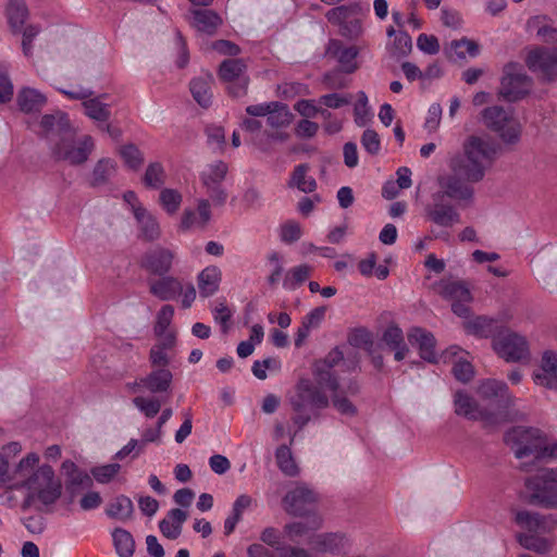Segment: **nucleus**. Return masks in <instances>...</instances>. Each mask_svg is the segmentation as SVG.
<instances>
[{
    "mask_svg": "<svg viewBox=\"0 0 557 557\" xmlns=\"http://www.w3.org/2000/svg\"><path fill=\"white\" fill-rule=\"evenodd\" d=\"M28 14L25 0H8L5 15L13 33L22 32Z\"/></svg>",
    "mask_w": 557,
    "mask_h": 557,
    "instance_id": "obj_32",
    "label": "nucleus"
},
{
    "mask_svg": "<svg viewBox=\"0 0 557 557\" xmlns=\"http://www.w3.org/2000/svg\"><path fill=\"white\" fill-rule=\"evenodd\" d=\"M317 494L305 484H299L285 495L283 506L287 513L306 516L312 511Z\"/></svg>",
    "mask_w": 557,
    "mask_h": 557,
    "instance_id": "obj_14",
    "label": "nucleus"
},
{
    "mask_svg": "<svg viewBox=\"0 0 557 557\" xmlns=\"http://www.w3.org/2000/svg\"><path fill=\"white\" fill-rule=\"evenodd\" d=\"M14 95V86L9 76V65L0 61V103H8Z\"/></svg>",
    "mask_w": 557,
    "mask_h": 557,
    "instance_id": "obj_48",
    "label": "nucleus"
},
{
    "mask_svg": "<svg viewBox=\"0 0 557 557\" xmlns=\"http://www.w3.org/2000/svg\"><path fill=\"white\" fill-rule=\"evenodd\" d=\"M134 216L138 223L140 238L153 242L160 237L161 231L159 223L146 209H137Z\"/></svg>",
    "mask_w": 557,
    "mask_h": 557,
    "instance_id": "obj_33",
    "label": "nucleus"
},
{
    "mask_svg": "<svg viewBox=\"0 0 557 557\" xmlns=\"http://www.w3.org/2000/svg\"><path fill=\"white\" fill-rule=\"evenodd\" d=\"M507 443L518 459L532 457L531 462H522L520 469L531 472L541 461L557 458V441L548 442L545 434L535 428L517 426L506 435Z\"/></svg>",
    "mask_w": 557,
    "mask_h": 557,
    "instance_id": "obj_3",
    "label": "nucleus"
},
{
    "mask_svg": "<svg viewBox=\"0 0 557 557\" xmlns=\"http://www.w3.org/2000/svg\"><path fill=\"white\" fill-rule=\"evenodd\" d=\"M301 236L302 228L300 224L294 220H289L281 226V239L286 244L295 243Z\"/></svg>",
    "mask_w": 557,
    "mask_h": 557,
    "instance_id": "obj_59",
    "label": "nucleus"
},
{
    "mask_svg": "<svg viewBox=\"0 0 557 557\" xmlns=\"http://www.w3.org/2000/svg\"><path fill=\"white\" fill-rule=\"evenodd\" d=\"M272 107L267 115V123L273 128H280L290 123V113L286 104L272 101Z\"/></svg>",
    "mask_w": 557,
    "mask_h": 557,
    "instance_id": "obj_40",
    "label": "nucleus"
},
{
    "mask_svg": "<svg viewBox=\"0 0 557 557\" xmlns=\"http://www.w3.org/2000/svg\"><path fill=\"white\" fill-rule=\"evenodd\" d=\"M190 25L200 33L213 35L222 25V17L213 10L194 9L190 10Z\"/></svg>",
    "mask_w": 557,
    "mask_h": 557,
    "instance_id": "obj_24",
    "label": "nucleus"
},
{
    "mask_svg": "<svg viewBox=\"0 0 557 557\" xmlns=\"http://www.w3.org/2000/svg\"><path fill=\"white\" fill-rule=\"evenodd\" d=\"M39 127L40 134L45 136L50 144L72 128L67 114L61 111L44 115L40 120Z\"/></svg>",
    "mask_w": 557,
    "mask_h": 557,
    "instance_id": "obj_19",
    "label": "nucleus"
},
{
    "mask_svg": "<svg viewBox=\"0 0 557 557\" xmlns=\"http://www.w3.org/2000/svg\"><path fill=\"white\" fill-rule=\"evenodd\" d=\"M533 380L540 386L557 389V354H543L541 364L533 373Z\"/></svg>",
    "mask_w": 557,
    "mask_h": 557,
    "instance_id": "obj_18",
    "label": "nucleus"
},
{
    "mask_svg": "<svg viewBox=\"0 0 557 557\" xmlns=\"http://www.w3.org/2000/svg\"><path fill=\"white\" fill-rule=\"evenodd\" d=\"M311 268L308 264H300L292 268L283 280V287L294 290L300 286L310 275Z\"/></svg>",
    "mask_w": 557,
    "mask_h": 557,
    "instance_id": "obj_41",
    "label": "nucleus"
},
{
    "mask_svg": "<svg viewBox=\"0 0 557 557\" xmlns=\"http://www.w3.org/2000/svg\"><path fill=\"white\" fill-rule=\"evenodd\" d=\"M524 485L530 492L531 504L557 509V467L543 469L539 474L527 478Z\"/></svg>",
    "mask_w": 557,
    "mask_h": 557,
    "instance_id": "obj_6",
    "label": "nucleus"
},
{
    "mask_svg": "<svg viewBox=\"0 0 557 557\" xmlns=\"http://www.w3.org/2000/svg\"><path fill=\"white\" fill-rule=\"evenodd\" d=\"M356 357L345 358L344 352L338 348H333L323 359L314 363V375L320 385H325L327 389H334L339 383L335 368L342 371H352L357 368Z\"/></svg>",
    "mask_w": 557,
    "mask_h": 557,
    "instance_id": "obj_7",
    "label": "nucleus"
},
{
    "mask_svg": "<svg viewBox=\"0 0 557 557\" xmlns=\"http://www.w3.org/2000/svg\"><path fill=\"white\" fill-rule=\"evenodd\" d=\"M116 171V163L109 158L100 159L94 168L91 185L100 186L106 184Z\"/></svg>",
    "mask_w": 557,
    "mask_h": 557,
    "instance_id": "obj_39",
    "label": "nucleus"
},
{
    "mask_svg": "<svg viewBox=\"0 0 557 557\" xmlns=\"http://www.w3.org/2000/svg\"><path fill=\"white\" fill-rule=\"evenodd\" d=\"M355 114V123L358 126H364L369 121V108H368V97L364 91L358 92V101L354 108Z\"/></svg>",
    "mask_w": 557,
    "mask_h": 557,
    "instance_id": "obj_56",
    "label": "nucleus"
},
{
    "mask_svg": "<svg viewBox=\"0 0 557 557\" xmlns=\"http://www.w3.org/2000/svg\"><path fill=\"white\" fill-rule=\"evenodd\" d=\"M112 539L115 552L120 557H133L135 541L128 531L117 528L112 532Z\"/></svg>",
    "mask_w": 557,
    "mask_h": 557,
    "instance_id": "obj_38",
    "label": "nucleus"
},
{
    "mask_svg": "<svg viewBox=\"0 0 557 557\" xmlns=\"http://www.w3.org/2000/svg\"><path fill=\"white\" fill-rule=\"evenodd\" d=\"M497 355L507 362H524L530 359V348L527 338L518 333L506 331L493 341Z\"/></svg>",
    "mask_w": 557,
    "mask_h": 557,
    "instance_id": "obj_12",
    "label": "nucleus"
},
{
    "mask_svg": "<svg viewBox=\"0 0 557 557\" xmlns=\"http://www.w3.org/2000/svg\"><path fill=\"white\" fill-rule=\"evenodd\" d=\"M382 343L394 352L396 361L404 360L409 354V347L405 342L403 330L396 324H389L382 334Z\"/></svg>",
    "mask_w": 557,
    "mask_h": 557,
    "instance_id": "obj_23",
    "label": "nucleus"
},
{
    "mask_svg": "<svg viewBox=\"0 0 557 557\" xmlns=\"http://www.w3.org/2000/svg\"><path fill=\"white\" fill-rule=\"evenodd\" d=\"M327 52L336 58L344 73L350 74L358 69L356 59L359 54V50L356 46L345 47L338 40H332L329 45Z\"/></svg>",
    "mask_w": 557,
    "mask_h": 557,
    "instance_id": "obj_25",
    "label": "nucleus"
},
{
    "mask_svg": "<svg viewBox=\"0 0 557 557\" xmlns=\"http://www.w3.org/2000/svg\"><path fill=\"white\" fill-rule=\"evenodd\" d=\"M106 512L111 518L125 521L132 517L134 505L129 497L120 495L110 502Z\"/></svg>",
    "mask_w": 557,
    "mask_h": 557,
    "instance_id": "obj_36",
    "label": "nucleus"
},
{
    "mask_svg": "<svg viewBox=\"0 0 557 557\" xmlns=\"http://www.w3.org/2000/svg\"><path fill=\"white\" fill-rule=\"evenodd\" d=\"M319 382H312L309 379H300L296 385L295 394L289 397V404L294 411L320 410L327 408L330 399L324 393Z\"/></svg>",
    "mask_w": 557,
    "mask_h": 557,
    "instance_id": "obj_9",
    "label": "nucleus"
},
{
    "mask_svg": "<svg viewBox=\"0 0 557 557\" xmlns=\"http://www.w3.org/2000/svg\"><path fill=\"white\" fill-rule=\"evenodd\" d=\"M213 76L207 73L203 76L190 81L189 89L195 101L202 108H208L212 102L211 85Z\"/></svg>",
    "mask_w": 557,
    "mask_h": 557,
    "instance_id": "obj_31",
    "label": "nucleus"
},
{
    "mask_svg": "<svg viewBox=\"0 0 557 557\" xmlns=\"http://www.w3.org/2000/svg\"><path fill=\"white\" fill-rule=\"evenodd\" d=\"M432 288L444 299L451 300L453 302L458 300H472L470 289L462 281L442 278L434 283Z\"/></svg>",
    "mask_w": 557,
    "mask_h": 557,
    "instance_id": "obj_20",
    "label": "nucleus"
},
{
    "mask_svg": "<svg viewBox=\"0 0 557 557\" xmlns=\"http://www.w3.org/2000/svg\"><path fill=\"white\" fill-rule=\"evenodd\" d=\"M362 147L371 154H376L381 149V141L374 129H366L361 136Z\"/></svg>",
    "mask_w": 557,
    "mask_h": 557,
    "instance_id": "obj_64",
    "label": "nucleus"
},
{
    "mask_svg": "<svg viewBox=\"0 0 557 557\" xmlns=\"http://www.w3.org/2000/svg\"><path fill=\"white\" fill-rule=\"evenodd\" d=\"M478 394L491 407L486 409L491 417V424L505 422L509 419L508 410L513 406L515 399L504 382L496 380L483 381L478 387Z\"/></svg>",
    "mask_w": 557,
    "mask_h": 557,
    "instance_id": "obj_4",
    "label": "nucleus"
},
{
    "mask_svg": "<svg viewBox=\"0 0 557 557\" xmlns=\"http://www.w3.org/2000/svg\"><path fill=\"white\" fill-rule=\"evenodd\" d=\"M307 172L306 164L297 165L292 175L290 186H295L304 193H312L317 188V183L313 177L307 176Z\"/></svg>",
    "mask_w": 557,
    "mask_h": 557,
    "instance_id": "obj_43",
    "label": "nucleus"
},
{
    "mask_svg": "<svg viewBox=\"0 0 557 557\" xmlns=\"http://www.w3.org/2000/svg\"><path fill=\"white\" fill-rule=\"evenodd\" d=\"M165 182L164 168L159 162L150 163L144 176V183L150 188H160Z\"/></svg>",
    "mask_w": 557,
    "mask_h": 557,
    "instance_id": "obj_47",
    "label": "nucleus"
},
{
    "mask_svg": "<svg viewBox=\"0 0 557 557\" xmlns=\"http://www.w3.org/2000/svg\"><path fill=\"white\" fill-rule=\"evenodd\" d=\"M174 308L171 305L163 306L158 314L157 321L153 326L154 334H164V332H169V326L173 320Z\"/></svg>",
    "mask_w": 557,
    "mask_h": 557,
    "instance_id": "obj_55",
    "label": "nucleus"
},
{
    "mask_svg": "<svg viewBox=\"0 0 557 557\" xmlns=\"http://www.w3.org/2000/svg\"><path fill=\"white\" fill-rule=\"evenodd\" d=\"M518 541L525 549L532 550L536 554H546L553 547L549 540L534 534H519Z\"/></svg>",
    "mask_w": 557,
    "mask_h": 557,
    "instance_id": "obj_42",
    "label": "nucleus"
},
{
    "mask_svg": "<svg viewBox=\"0 0 557 557\" xmlns=\"http://www.w3.org/2000/svg\"><path fill=\"white\" fill-rule=\"evenodd\" d=\"M447 53L449 57L454 53L458 59H465L467 54L476 57L479 54V46L470 39L461 38L459 40H453L449 44Z\"/></svg>",
    "mask_w": 557,
    "mask_h": 557,
    "instance_id": "obj_44",
    "label": "nucleus"
},
{
    "mask_svg": "<svg viewBox=\"0 0 557 557\" xmlns=\"http://www.w3.org/2000/svg\"><path fill=\"white\" fill-rule=\"evenodd\" d=\"M322 520L317 517L310 525L304 522H292L284 527V532L289 540L294 541L296 537L305 535L309 530H315L321 527Z\"/></svg>",
    "mask_w": 557,
    "mask_h": 557,
    "instance_id": "obj_49",
    "label": "nucleus"
},
{
    "mask_svg": "<svg viewBox=\"0 0 557 557\" xmlns=\"http://www.w3.org/2000/svg\"><path fill=\"white\" fill-rule=\"evenodd\" d=\"M417 47L425 54L434 55L440 52L441 46L434 35L420 34L417 38Z\"/></svg>",
    "mask_w": 557,
    "mask_h": 557,
    "instance_id": "obj_60",
    "label": "nucleus"
},
{
    "mask_svg": "<svg viewBox=\"0 0 557 557\" xmlns=\"http://www.w3.org/2000/svg\"><path fill=\"white\" fill-rule=\"evenodd\" d=\"M357 14L351 15L346 22L341 26V33L343 36L348 37L350 39L358 38L362 34V23Z\"/></svg>",
    "mask_w": 557,
    "mask_h": 557,
    "instance_id": "obj_62",
    "label": "nucleus"
},
{
    "mask_svg": "<svg viewBox=\"0 0 557 557\" xmlns=\"http://www.w3.org/2000/svg\"><path fill=\"white\" fill-rule=\"evenodd\" d=\"M516 522L529 531L550 532L557 525V515L542 516L522 510L517 512Z\"/></svg>",
    "mask_w": 557,
    "mask_h": 557,
    "instance_id": "obj_22",
    "label": "nucleus"
},
{
    "mask_svg": "<svg viewBox=\"0 0 557 557\" xmlns=\"http://www.w3.org/2000/svg\"><path fill=\"white\" fill-rule=\"evenodd\" d=\"M13 490L26 492L21 508L27 511L36 500L44 505L55 503L62 485L53 469L49 465L39 466V456L29 453L15 465Z\"/></svg>",
    "mask_w": 557,
    "mask_h": 557,
    "instance_id": "obj_2",
    "label": "nucleus"
},
{
    "mask_svg": "<svg viewBox=\"0 0 557 557\" xmlns=\"http://www.w3.org/2000/svg\"><path fill=\"white\" fill-rule=\"evenodd\" d=\"M343 71L335 70L327 72L322 77L324 88L330 90L345 89L349 86L350 81L346 78Z\"/></svg>",
    "mask_w": 557,
    "mask_h": 557,
    "instance_id": "obj_53",
    "label": "nucleus"
},
{
    "mask_svg": "<svg viewBox=\"0 0 557 557\" xmlns=\"http://www.w3.org/2000/svg\"><path fill=\"white\" fill-rule=\"evenodd\" d=\"M149 360L152 367L165 368L172 360V352L153 345L150 349Z\"/></svg>",
    "mask_w": 557,
    "mask_h": 557,
    "instance_id": "obj_63",
    "label": "nucleus"
},
{
    "mask_svg": "<svg viewBox=\"0 0 557 557\" xmlns=\"http://www.w3.org/2000/svg\"><path fill=\"white\" fill-rule=\"evenodd\" d=\"M531 86L532 79L524 73L521 65L509 63L504 67L499 95L506 101L520 100L529 94Z\"/></svg>",
    "mask_w": 557,
    "mask_h": 557,
    "instance_id": "obj_11",
    "label": "nucleus"
},
{
    "mask_svg": "<svg viewBox=\"0 0 557 557\" xmlns=\"http://www.w3.org/2000/svg\"><path fill=\"white\" fill-rule=\"evenodd\" d=\"M455 412L470 420H482L490 423L491 417L486 409H481L476 401L467 393L456 392L454 397Z\"/></svg>",
    "mask_w": 557,
    "mask_h": 557,
    "instance_id": "obj_21",
    "label": "nucleus"
},
{
    "mask_svg": "<svg viewBox=\"0 0 557 557\" xmlns=\"http://www.w3.org/2000/svg\"><path fill=\"white\" fill-rule=\"evenodd\" d=\"M187 517V512L180 508L169 510L165 518L159 522L162 535L169 540H176L182 534Z\"/></svg>",
    "mask_w": 557,
    "mask_h": 557,
    "instance_id": "obj_27",
    "label": "nucleus"
},
{
    "mask_svg": "<svg viewBox=\"0 0 557 557\" xmlns=\"http://www.w3.org/2000/svg\"><path fill=\"white\" fill-rule=\"evenodd\" d=\"M227 165L223 161H216L210 164L202 173H201V182L203 185H214L222 184L226 174H227Z\"/></svg>",
    "mask_w": 557,
    "mask_h": 557,
    "instance_id": "obj_46",
    "label": "nucleus"
},
{
    "mask_svg": "<svg viewBox=\"0 0 557 557\" xmlns=\"http://www.w3.org/2000/svg\"><path fill=\"white\" fill-rule=\"evenodd\" d=\"M183 292L181 281L173 276H164L150 283V293L161 300H172Z\"/></svg>",
    "mask_w": 557,
    "mask_h": 557,
    "instance_id": "obj_29",
    "label": "nucleus"
},
{
    "mask_svg": "<svg viewBox=\"0 0 557 557\" xmlns=\"http://www.w3.org/2000/svg\"><path fill=\"white\" fill-rule=\"evenodd\" d=\"M527 64L531 71L541 73L545 79H557V50L539 48L530 51Z\"/></svg>",
    "mask_w": 557,
    "mask_h": 557,
    "instance_id": "obj_16",
    "label": "nucleus"
},
{
    "mask_svg": "<svg viewBox=\"0 0 557 557\" xmlns=\"http://www.w3.org/2000/svg\"><path fill=\"white\" fill-rule=\"evenodd\" d=\"M172 372L165 368H159L141 379L143 386L151 393L166 392L172 383Z\"/></svg>",
    "mask_w": 557,
    "mask_h": 557,
    "instance_id": "obj_34",
    "label": "nucleus"
},
{
    "mask_svg": "<svg viewBox=\"0 0 557 557\" xmlns=\"http://www.w3.org/2000/svg\"><path fill=\"white\" fill-rule=\"evenodd\" d=\"M135 407L141 411L147 418L156 417L160 409L161 403L157 398L135 397L133 399Z\"/></svg>",
    "mask_w": 557,
    "mask_h": 557,
    "instance_id": "obj_54",
    "label": "nucleus"
},
{
    "mask_svg": "<svg viewBox=\"0 0 557 557\" xmlns=\"http://www.w3.org/2000/svg\"><path fill=\"white\" fill-rule=\"evenodd\" d=\"M308 545L318 554L341 555L350 549V541L339 532L314 534L310 536Z\"/></svg>",
    "mask_w": 557,
    "mask_h": 557,
    "instance_id": "obj_15",
    "label": "nucleus"
},
{
    "mask_svg": "<svg viewBox=\"0 0 557 557\" xmlns=\"http://www.w3.org/2000/svg\"><path fill=\"white\" fill-rule=\"evenodd\" d=\"M332 393V403L334 408L344 416L354 417L357 413L356 406L344 395H356L359 392L357 382L350 381L345 391H342L338 384L336 388L329 389Z\"/></svg>",
    "mask_w": 557,
    "mask_h": 557,
    "instance_id": "obj_26",
    "label": "nucleus"
},
{
    "mask_svg": "<svg viewBox=\"0 0 557 557\" xmlns=\"http://www.w3.org/2000/svg\"><path fill=\"white\" fill-rule=\"evenodd\" d=\"M407 338L412 346L418 348L419 356L430 363H436L440 358L446 362L450 357L457 356L461 350L459 346L453 345L438 357L435 350L436 339L434 335L430 331L419 326L410 327L407 332Z\"/></svg>",
    "mask_w": 557,
    "mask_h": 557,
    "instance_id": "obj_10",
    "label": "nucleus"
},
{
    "mask_svg": "<svg viewBox=\"0 0 557 557\" xmlns=\"http://www.w3.org/2000/svg\"><path fill=\"white\" fill-rule=\"evenodd\" d=\"M174 257L172 250L158 246L145 253L141 265L153 274L164 275L171 270Z\"/></svg>",
    "mask_w": 557,
    "mask_h": 557,
    "instance_id": "obj_17",
    "label": "nucleus"
},
{
    "mask_svg": "<svg viewBox=\"0 0 557 557\" xmlns=\"http://www.w3.org/2000/svg\"><path fill=\"white\" fill-rule=\"evenodd\" d=\"M62 468L65 470L69 482L72 485H83V486H89L91 485L92 481L90 476L76 467V465L72 461H64L62 465Z\"/></svg>",
    "mask_w": 557,
    "mask_h": 557,
    "instance_id": "obj_51",
    "label": "nucleus"
},
{
    "mask_svg": "<svg viewBox=\"0 0 557 557\" xmlns=\"http://www.w3.org/2000/svg\"><path fill=\"white\" fill-rule=\"evenodd\" d=\"M497 154V146L485 137L469 136L462 144V150L447 158L449 172L440 174L436 183L438 190L432 194L425 206V216L434 224L451 227L461 221L460 213L450 200L461 207L474 202L473 184L483 181Z\"/></svg>",
    "mask_w": 557,
    "mask_h": 557,
    "instance_id": "obj_1",
    "label": "nucleus"
},
{
    "mask_svg": "<svg viewBox=\"0 0 557 557\" xmlns=\"http://www.w3.org/2000/svg\"><path fill=\"white\" fill-rule=\"evenodd\" d=\"M483 123L487 128L498 134L506 144H516L520 139L521 125L512 111L493 106L483 110Z\"/></svg>",
    "mask_w": 557,
    "mask_h": 557,
    "instance_id": "obj_8",
    "label": "nucleus"
},
{
    "mask_svg": "<svg viewBox=\"0 0 557 557\" xmlns=\"http://www.w3.org/2000/svg\"><path fill=\"white\" fill-rule=\"evenodd\" d=\"M82 104L85 109V114L92 120L106 122L111 115L109 104L102 101V96H90Z\"/></svg>",
    "mask_w": 557,
    "mask_h": 557,
    "instance_id": "obj_37",
    "label": "nucleus"
},
{
    "mask_svg": "<svg viewBox=\"0 0 557 557\" xmlns=\"http://www.w3.org/2000/svg\"><path fill=\"white\" fill-rule=\"evenodd\" d=\"M268 259L272 264V270L267 277V282L271 287H275L281 281L282 274L284 272L283 263L281 261V256L277 252H272Z\"/></svg>",
    "mask_w": 557,
    "mask_h": 557,
    "instance_id": "obj_61",
    "label": "nucleus"
},
{
    "mask_svg": "<svg viewBox=\"0 0 557 557\" xmlns=\"http://www.w3.org/2000/svg\"><path fill=\"white\" fill-rule=\"evenodd\" d=\"M412 49L411 37L405 33L399 32L394 39L392 54L397 58L406 57Z\"/></svg>",
    "mask_w": 557,
    "mask_h": 557,
    "instance_id": "obj_58",
    "label": "nucleus"
},
{
    "mask_svg": "<svg viewBox=\"0 0 557 557\" xmlns=\"http://www.w3.org/2000/svg\"><path fill=\"white\" fill-rule=\"evenodd\" d=\"M275 458L280 470L284 474L294 476L298 473V467L292 456V451L288 446H278L275 451Z\"/></svg>",
    "mask_w": 557,
    "mask_h": 557,
    "instance_id": "obj_45",
    "label": "nucleus"
},
{
    "mask_svg": "<svg viewBox=\"0 0 557 557\" xmlns=\"http://www.w3.org/2000/svg\"><path fill=\"white\" fill-rule=\"evenodd\" d=\"M160 202L168 213L173 214L182 203V195L175 189L165 188L160 193Z\"/></svg>",
    "mask_w": 557,
    "mask_h": 557,
    "instance_id": "obj_52",
    "label": "nucleus"
},
{
    "mask_svg": "<svg viewBox=\"0 0 557 557\" xmlns=\"http://www.w3.org/2000/svg\"><path fill=\"white\" fill-rule=\"evenodd\" d=\"M360 8L357 4L336 7L326 13V18L329 22L342 26L347 18L357 14Z\"/></svg>",
    "mask_w": 557,
    "mask_h": 557,
    "instance_id": "obj_50",
    "label": "nucleus"
},
{
    "mask_svg": "<svg viewBox=\"0 0 557 557\" xmlns=\"http://www.w3.org/2000/svg\"><path fill=\"white\" fill-rule=\"evenodd\" d=\"M222 281V271L216 265L206 267L197 276L199 294L202 298L214 295Z\"/></svg>",
    "mask_w": 557,
    "mask_h": 557,
    "instance_id": "obj_28",
    "label": "nucleus"
},
{
    "mask_svg": "<svg viewBox=\"0 0 557 557\" xmlns=\"http://www.w3.org/2000/svg\"><path fill=\"white\" fill-rule=\"evenodd\" d=\"M247 65L243 59H226L219 67V77L228 83L227 90L233 97H243L247 92L249 78Z\"/></svg>",
    "mask_w": 557,
    "mask_h": 557,
    "instance_id": "obj_13",
    "label": "nucleus"
},
{
    "mask_svg": "<svg viewBox=\"0 0 557 557\" xmlns=\"http://www.w3.org/2000/svg\"><path fill=\"white\" fill-rule=\"evenodd\" d=\"M16 101L22 112L32 113L45 107L47 97L35 88L23 87L17 92Z\"/></svg>",
    "mask_w": 557,
    "mask_h": 557,
    "instance_id": "obj_30",
    "label": "nucleus"
},
{
    "mask_svg": "<svg viewBox=\"0 0 557 557\" xmlns=\"http://www.w3.org/2000/svg\"><path fill=\"white\" fill-rule=\"evenodd\" d=\"M465 329L469 334L478 337L487 338L494 335L497 329L495 320L480 315L465 323Z\"/></svg>",
    "mask_w": 557,
    "mask_h": 557,
    "instance_id": "obj_35",
    "label": "nucleus"
},
{
    "mask_svg": "<svg viewBox=\"0 0 557 557\" xmlns=\"http://www.w3.org/2000/svg\"><path fill=\"white\" fill-rule=\"evenodd\" d=\"M120 469L119 463H109L92 468L91 474L97 482L104 484L109 483L119 473Z\"/></svg>",
    "mask_w": 557,
    "mask_h": 557,
    "instance_id": "obj_57",
    "label": "nucleus"
},
{
    "mask_svg": "<svg viewBox=\"0 0 557 557\" xmlns=\"http://www.w3.org/2000/svg\"><path fill=\"white\" fill-rule=\"evenodd\" d=\"M94 139L88 135L76 141L73 128L50 144L52 157L58 161H66L72 165L84 163L94 150Z\"/></svg>",
    "mask_w": 557,
    "mask_h": 557,
    "instance_id": "obj_5",
    "label": "nucleus"
}]
</instances>
